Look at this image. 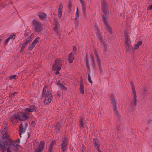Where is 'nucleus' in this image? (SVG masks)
Instances as JSON below:
<instances>
[{
  "instance_id": "nucleus-42",
  "label": "nucleus",
  "mask_w": 152,
  "mask_h": 152,
  "mask_svg": "<svg viewBox=\"0 0 152 152\" xmlns=\"http://www.w3.org/2000/svg\"><path fill=\"white\" fill-rule=\"evenodd\" d=\"M56 144V142L55 141H53L51 142L50 146L53 147V146Z\"/></svg>"
},
{
  "instance_id": "nucleus-9",
  "label": "nucleus",
  "mask_w": 152,
  "mask_h": 152,
  "mask_svg": "<svg viewBox=\"0 0 152 152\" xmlns=\"http://www.w3.org/2000/svg\"><path fill=\"white\" fill-rule=\"evenodd\" d=\"M111 103L113 105H116L117 103V100L115 96L113 93H112L110 95Z\"/></svg>"
},
{
  "instance_id": "nucleus-54",
  "label": "nucleus",
  "mask_w": 152,
  "mask_h": 152,
  "mask_svg": "<svg viewBox=\"0 0 152 152\" xmlns=\"http://www.w3.org/2000/svg\"><path fill=\"white\" fill-rule=\"evenodd\" d=\"M31 42H30V40H28V39H27L26 41L25 42H24L25 44L27 45V44L30 43Z\"/></svg>"
},
{
  "instance_id": "nucleus-13",
  "label": "nucleus",
  "mask_w": 152,
  "mask_h": 152,
  "mask_svg": "<svg viewBox=\"0 0 152 152\" xmlns=\"http://www.w3.org/2000/svg\"><path fill=\"white\" fill-rule=\"evenodd\" d=\"M19 145L18 144H15V142H12V145L10 146V148L12 150L14 151H17L19 150L18 146Z\"/></svg>"
},
{
  "instance_id": "nucleus-2",
  "label": "nucleus",
  "mask_w": 152,
  "mask_h": 152,
  "mask_svg": "<svg viewBox=\"0 0 152 152\" xmlns=\"http://www.w3.org/2000/svg\"><path fill=\"white\" fill-rule=\"evenodd\" d=\"M47 87V86H45L43 88L42 97H45L44 103L45 104H48L51 102L52 99V96L50 91L49 90L46 91L45 89V88Z\"/></svg>"
},
{
  "instance_id": "nucleus-26",
  "label": "nucleus",
  "mask_w": 152,
  "mask_h": 152,
  "mask_svg": "<svg viewBox=\"0 0 152 152\" xmlns=\"http://www.w3.org/2000/svg\"><path fill=\"white\" fill-rule=\"evenodd\" d=\"M93 142L95 148L98 147H99V142L96 138H94V139Z\"/></svg>"
},
{
  "instance_id": "nucleus-55",
  "label": "nucleus",
  "mask_w": 152,
  "mask_h": 152,
  "mask_svg": "<svg viewBox=\"0 0 152 152\" xmlns=\"http://www.w3.org/2000/svg\"><path fill=\"white\" fill-rule=\"evenodd\" d=\"M147 91V89L145 87L144 88L143 90L142 91L143 93L144 94H146V91Z\"/></svg>"
},
{
  "instance_id": "nucleus-44",
  "label": "nucleus",
  "mask_w": 152,
  "mask_h": 152,
  "mask_svg": "<svg viewBox=\"0 0 152 152\" xmlns=\"http://www.w3.org/2000/svg\"><path fill=\"white\" fill-rule=\"evenodd\" d=\"M97 62V64L98 65V66L99 68L100 67H102L101 66V62L100 61V60H99L98 61H96Z\"/></svg>"
},
{
  "instance_id": "nucleus-19",
  "label": "nucleus",
  "mask_w": 152,
  "mask_h": 152,
  "mask_svg": "<svg viewBox=\"0 0 152 152\" xmlns=\"http://www.w3.org/2000/svg\"><path fill=\"white\" fill-rule=\"evenodd\" d=\"M56 85L59 86V88H60L62 90H64L66 91L67 90L66 87L65 86H64L60 82L59 80H58L56 84Z\"/></svg>"
},
{
  "instance_id": "nucleus-3",
  "label": "nucleus",
  "mask_w": 152,
  "mask_h": 152,
  "mask_svg": "<svg viewBox=\"0 0 152 152\" xmlns=\"http://www.w3.org/2000/svg\"><path fill=\"white\" fill-rule=\"evenodd\" d=\"M31 25L33 26V29L35 32L40 33L42 30V28L41 24L36 19L33 20L31 22Z\"/></svg>"
},
{
  "instance_id": "nucleus-29",
  "label": "nucleus",
  "mask_w": 152,
  "mask_h": 152,
  "mask_svg": "<svg viewBox=\"0 0 152 152\" xmlns=\"http://www.w3.org/2000/svg\"><path fill=\"white\" fill-rule=\"evenodd\" d=\"M35 44H33L32 43H31L30 44L29 47H28V50H29V51L33 49V48L35 47Z\"/></svg>"
},
{
  "instance_id": "nucleus-5",
  "label": "nucleus",
  "mask_w": 152,
  "mask_h": 152,
  "mask_svg": "<svg viewBox=\"0 0 152 152\" xmlns=\"http://www.w3.org/2000/svg\"><path fill=\"white\" fill-rule=\"evenodd\" d=\"M45 148V142L43 141H41L38 145V148L35 149L34 152H42Z\"/></svg>"
},
{
  "instance_id": "nucleus-45",
  "label": "nucleus",
  "mask_w": 152,
  "mask_h": 152,
  "mask_svg": "<svg viewBox=\"0 0 152 152\" xmlns=\"http://www.w3.org/2000/svg\"><path fill=\"white\" fill-rule=\"evenodd\" d=\"M72 4L70 2V1H69L68 5V8L69 9V10H70L71 9V7H72Z\"/></svg>"
},
{
  "instance_id": "nucleus-6",
  "label": "nucleus",
  "mask_w": 152,
  "mask_h": 152,
  "mask_svg": "<svg viewBox=\"0 0 152 152\" xmlns=\"http://www.w3.org/2000/svg\"><path fill=\"white\" fill-rule=\"evenodd\" d=\"M53 25L54 26L53 27V30L54 31L56 35L58 34L59 24L57 20H54Z\"/></svg>"
},
{
  "instance_id": "nucleus-62",
  "label": "nucleus",
  "mask_w": 152,
  "mask_h": 152,
  "mask_svg": "<svg viewBox=\"0 0 152 152\" xmlns=\"http://www.w3.org/2000/svg\"><path fill=\"white\" fill-rule=\"evenodd\" d=\"M61 69V67H60V66H58L57 67L56 69H57V70L58 71Z\"/></svg>"
},
{
  "instance_id": "nucleus-47",
  "label": "nucleus",
  "mask_w": 152,
  "mask_h": 152,
  "mask_svg": "<svg viewBox=\"0 0 152 152\" xmlns=\"http://www.w3.org/2000/svg\"><path fill=\"white\" fill-rule=\"evenodd\" d=\"M124 36L125 38H128L129 35H128V32L127 31H125L124 32Z\"/></svg>"
},
{
  "instance_id": "nucleus-53",
  "label": "nucleus",
  "mask_w": 152,
  "mask_h": 152,
  "mask_svg": "<svg viewBox=\"0 0 152 152\" xmlns=\"http://www.w3.org/2000/svg\"><path fill=\"white\" fill-rule=\"evenodd\" d=\"M152 10V5H149L147 8V10Z\"/></svg>"
},
{
  "instance_id": "nucleus-15",
  "label": "nucleus",
  "mask_w": 152,
  "mask_h": 152,
  "mask_svg": "<svg viewBox=\"0 0 152 152\" xmlns=\"http://www.w3.org/2000/svg\"><path fill=\"white\" fill-rule=\"evenodd\" d=\"M63 6L61 3L59 5L58 10V16L59 18H61L62 13Z\"/></svg>"
},
{
  "instance_id": "nucleus-25",
  "label": "nucleus",
  "mask_w": 152,
  "mask_h": 152,
  "mask_svg": "<svg viewBox=\"0 0 152 152\" xmlns=\"http://www.w3.org/2000/svg\"><path fill=\"white\" fill-rule=\"evenodd\" d=\"M61 128V126L59 122H58V123L55 126V130L56 132L59 131Z\"/></svg>"
},
{
  "instance_id": "nucleus-37",
  "label": "nucleus",
  "mask_w": 152,
  "mask_h": 152,
  "mask_svg": "<svg viewBox=\"0 0 152 152\" xmlns=\"http://www.w3.org/2000/svg\"><path fill=\"white\" fill-rule=\"evenodd\" d=\"M129 45H126L125 46V48H126V52H129L130 51L129 48Z\"/></svg>"
},
{
  "instance_id": "nucleus-17",
  "label": "nucleus",
  "mask_w": 152,
  "mask_h": 152,
  "mask_svg": "<svg viewBox=\"0 0 152 152\" xmlns=\"http://www.w3.org/2000/svg\"><path fill=\"white\" fill-rule=\"evenodd\" d=\"M142 41H137V43L135 44L132 48L133 50H136L139 48V46L142 45Z\"/></svg>"
},
{
  "instance_id": "nucleus-51",
  "label": "nucleus",
  "mask_w": 152,
  "mask_h": 152,
  "mask_svg": "<svg viewBox=\"0 0 152 152\" xmlns=\"http://www.w3.org/2000/svg\"><path fill=\"white\" fill-rule=\"evenodd\" d=\"M91 58L92 60L93 61V64L94 65H95V64L94 59V57L92 55H91Z\"/></svg>"
},
{
  "instance_id": "nucleus-61",
  "label": "nucleus",
  "mask_w": 152,
  "mask_h": 152,
  "mask_svg": "<svg viewBox=\"0 0 152 152\" xmlns=\"http://www.w3.org/2000/svg\"><path fill=\"white\" fill-rule=\"evenodd\" d=\"M24 35L25 37L28 36V33L27 32H25L24 34Z\"/></svg>"
},
{
  "instance_id": "nucleus-38",
  "label": "nucleus",
  "mask_w": 152,
  "mask_h": 152,
  "mask_svg": "<svg viewBox=\"0 0 152 152\" xmlns=\"http://www.w3.org/2000/svg\"><path fill=\"white\" fill-rule=\"evenodd\" d=\"M2 130L1 131V133H5L7 132V128L6 126L4 127V128H2L1 129Z\"/></svg>"
},
{
  "instance_id": "nucleus-23",
  "label": "nucleus",
  "mask_w": 152,
  "mask_h": 152,
  "mask_svg": "<svg viewBox=\"0 0 152 152\" xmlns=\"http://www.w3.org/2000/svg\"><path fill=\"white\" fill-rule=\"evenodd\" d=\"M73 53L71 52L69 55L68 58L69 63L71 64L73 62V60L74 59V57L73 55Z\"/></svg>"
},
{
  "instance_id": "nucleus-18",
  "label": "nucleus",
  "mask_w": 152,
  "mask_h": 152,
  "mask_svg": "<svg viewBox=\"0 0 152 152\" xmlns=\"http://www.w3.org/2000/svg\"><path fill=\"white\" fill-rule=\"evenodd\" d=\"M80 86L79 89L81 93L83 94H84V87L83 84V82L82 80H80Z\"/></svg>"
},
{
  "instance_id": "nucleus-56",
  "label": "nucleus",
  "mask_w": 152,
  "mask_h": 152,
  "mask_svg": "<svg viewBox=\"0 0 152 152\" xmlns=\"http://www.w3.org/2000/svg\"><path fill=\"white\" fill-rule=\"evenodd\" d=\"M77 50V49L76 47L75 46H73V52H75Z\"/></svg>"
},
{
  "instance_id": "nucleus-30",
  "label": "nucleus",
  "mask_w": 152,
  "mask_h": 152,
  "mask_svg": "<svg viewBox=\"0 0 152 152\" xmlns=\"http://www.w3.org/2000/svg\"><path fill=\"white\" fill-rule=\"evenodd\" d=\"M130 84L132 86V93H136V92L135 91V88L134 87V86L132 81H130Z\"/></svg>"
},
{
  "instance_id": "nucleus-12",
  "label": "nucleus",
  "mask_w": 152,
  "mask_h": 152,
  "mask_svg": "<svg viewBox=\"0 0 152 152\" xmlns=\"http://www.w3.org/2000/svg\"><path fill=\"white\" fill-rule=\"evenodd\" d=\"M81 4L82 6V10L83 16L85 17L86 15V7L85 2L84 0H80Z\"/></svg>"
},
{
  "instance_id": "nucleus-33",
  "label": "nucleus",
  "mask_w": 152,
  "mask_h": 152,
  "mask_svg": "<svg viewBox=\"0 0 152 152\" xmlns=\"http://www.w3.org/2000/svg\"><path fill=\"white\" fill-rule=\"evenodd\" d=\"M98 35L99 36V39L101 42L103 43L102 40V37L101 36L102 34H101L99 31H98Z\"/></svg>"
},
{
  "instance_id": "nucleus-58",
  "label": "nucleus",
  "mask_w": 152,
  "mask_h": 152,
  "mask_svg": "<svg viewBox=\"0 0 152 152\" xmlns=\"http://www.w3.org/2000/svg\"><path fill=\"white\" fill-rule=\"evenodd\" d=\"M151 120L150 119H148L147 120V124H150Z\"/></svg>"
},
{
  "instance_id": "nucleus-63",
  "label": "nucleus",
  "mask_w": 152,
  "mask_h": 152,
  "mask_svg": "<svg viewBox=\"0 0 152 152\" xmlns=\"http://www.w3.org/2000/svg\"><path fill=\"white\" fill-rule=\"evenodd\" d=\"M35 122L34 121H32V122L31 124L32 125H33V126H34L35 124Z\"/></svg>"
},
{
  "instance_id": "nucleus-14",
  "label": "nucleus",
  "mask_w": 152,
  "mask_h": 152,
  "mask_svg": "<svg viewBox=\"0 0 152 152\" xmlns=\"http://www.w3.org/2000/svg\"><path fill=\"white\" fill-rule=\"evenodd\" d=\"M13 116L16 121L14 122L17 123L18 121H21V115L20 113H15L13 114Z\"/></svg>"
},
{
  "instance_id": "nucleus-4",
  "label": "nucleus",
  "mask_w": 152,
  "mask_h": 152,
  "mask_svg": "<svg viewBox=\"0 0 152 152\" xmlns=\"http://www.w3.org/2000/svg\"><path fill=\"white\" fill-rule=\"evenodd\" d=\"M68 138L66 137H64L61 144V150L62 152H64L66 149V146L68 144Z\"/></svg>"
},
{
  "instance_id": "nucleus-10",
  "label": "nucleus",
  "mask_w": 152,
  "mask_h": 152,
  "mask_svg": "<svg viewBox=\"0 0 152 152\" xmlns=\"http://www.w3.org/2000/svg\"><path fill=\"white\" fill-rule=\"evenodd\" d=\"M61 65L62 63L61 62V60L59 59H57L55 60V63L53 65L52 69L53 70H55L57 67L61 66Z\"/></svg>"
},
{
  "instance_id": "nucleus-20",
  "label": "nucleus",
  "mask_w": 152,
  "mask_h": 152,
  "mask_svg": "<svg viewBox=\"0 0 152 152\" xmlns=\"http://www.w3.org/2000/svg\"><path fill=\"white\" fill-rule=\"evenodd\" d=\"M38 16L40 19L42 20L45 18L46 15L44 12H40L38 13Z\"/></svg>"
},
{
  "instance_id": "nucleus-31",
  "label": "nucleus",
  "mask_w": 152,
  "mask_h": 152,
  "mask_svg": "<svg viewBox=\"0 0 152 152\" xmlns=\"http://www.w3.org/2000/svg\"><path fill=\"white\" fill-rule=\"evenodd\" d=\"M0 149L2 150V152H5L6 147H4V146H3L1 143H0Z\"/></svg>"
},
{
  "instance_id": "nucleus-11",
  "label": "nucleus",
  "mask_w": 152,
  "mask_h": 152,
  "mask_svg": "<svg viewBox=\"0 0 152 152\" xmlns=\"http://www.w3.org/2000/svg\"><path fill=\"white\" fill-rule=\"evenodd\" d=\"M133 95V100L130 103V105L131 106L136 107L137 106V95L136 93H132Z\"/></svg>"
},
{
  "instance_id": "nucleus-1",
  "label": "nucleus",
  "mask_w": 152,
  "mask_h": 152,
  "mask_svg": "<svg viewBox=\"0 0 152 152\" xmlns=\"http://www.w3.org/2000/svg\"><path fill=\"white\" fill-rule=\"evenodd\" d=\"M101 6L102 11L104 13L102 16L103 22L104 24L106 30L111 34H112V29L106 20L109 17V14L107 4H106L104 0H102Z\"/></svg>"
},
{
  "instance_id": "nucleus-28",
  "label": "nucleus",
  "mask_w": 152,
  "mask_h": 152,
  "mask_svg": "<svg viewBox=\"0 0 152 152\" xmlns=\"http://www.w3.org/2000/svg\"><path fill=\"white\" fill-rule=\"evenodd\" d=\"M1 133L2 138L3 139H7L10 137L8 132Z\"/></svg>"
},
{
  "instance_id": "nucleus-34",
  "label": "nucleus",
  "mask_w": 152,
  "mask_h": 152,
  "mask_svg": "<svg viewBox=\"0 0 152 152\" xmlns=\"http://www.w3.org/2000/svg\"><path fill=\"white\" fill-rule=\"evenodd\" d=\"M26 45L24 43H22V46L21 47V49L20 50V52L23 51V50L25 48V47L26 46Z\"/></svg>"
},
{
  "instance_id": "nucleus-21",
  "label": "nucleus",
  "mask_w": 152,
  "mask_h": 152,
  "mask_svg": "<svg viewBox=\"0 0 152 152\" xmlns=\"http://www.w3.org/2000/svg\"><path fill=\"white\" fill-rule=\"evenodd\" d=\"M19 135L20 137H21V133L23 132H24L25 131V128L24 130H23V124H21L19 126Z\"/></svg>"
},
{
  "instance_id": "nucleus-52",
  "label": "nucleus",
  "mask_w": 152,
  "mask_h": 152,
  "mask_svg": "<svg viewBox=\"0 0 152 152\" xmlns=\"http://www.w3.org/2000/svg\"><path fill=\"white\" fill-rule=\"evenodd\" d=\"M17 76L16 75H13L12 76H11L10 78V79H15L16 77Z\"/></svg>"
},
{
  "instance_id": "nucleus-7",
  "label": "nucleus",
  "mask_w": 152,
  "mask_h": 152,
  "mask_svg": "<svg viewBox=\"0 0 152 152\" xmlns=\"http://www.w3.org/2000/svg\"><path fill=\"white\" fill-rule=\"evenodd\" d=\"M1 142L3 144V145L4 146V147H5V146H7V147L9 148H10V146L12 145L13 141L10 138H9L6 140H1Z\"/></svg>"
},
{
  "instance_id": "nucleus-48",
  "label": "nucleus",
  "mask_w": 152,
  "mask_h": 152,
  "mask_svg": "<svg viewBox=\"0 0 152 152\" xmlns=\"http://www.w3.org/2000/svg\"><path fill=\"white\" fill-rule=\"evenodd\" d=\"M53 147L49 146L48 152H52Z\"/></svg>"
},
{
  "instance_id": "nucleus-16",
  "label": "nucleus",
  "mask_w": 152,
  "mask_h": 152,
  "mask_svg": "<svg viewBox=\"0 0 152 152\" xmlns=\"http://www.w3.org/2000/svg\"><path fill=\"white\" fill-rule=\"evenodd\" d=\"M20 114L21 117V121H24L29 118V116L27 115L25 113L21 112L20 113Z\"/></svg>"
},
{
  "instance_id": "nucleus-27",
  "label": "nucleus",
  "mask_w": 152,
  "mask_h": 152,
  "mask_svg": "<svg viewBox=\"0 0 152 152\" xmlns=\"http://www.w3.org/2000/svg\"><path fill=\"white\" fill-rule=\"evenodd\" d=\"M113 111L114 112V114L115 115L117 116H118L119 115V112L116 106V105H113Z\"/></svg>"
},
{
  "instance_id": "nucleus-35",
  "label": "nucleus",
  "mask_w": 152,
  "mask_h": 152,
  "mask_svg": "<svg viewBox=\"0 0 152 152\" xmlns=\"http://www.w3.org/2000/svg\"><path fill=\"white\" fill-rule=\"evenodd\" d=\"M78 7L77 8V11L76 12V13L75 14V20H76V19L77 18H78L79 17V13L78 12Z\"/></svg>"
},
{
  "instance_id": "nucleus-22",
  "label": "nucleus",
  "mask_w": 152,
  "mask_h": 152,
  "mask_svg": "<svg viewBox=\"0 0 152 152\" xmlns=\"http://www.w3.org/2000/svg\"><path fill=\"white\" fill-rule=\"evenodd\" d=\"M84 119V117L81 116L79 119V122L80 123V126L81 128H84V126L83 123V121Z\"/></svg>"
},
{
  "instance_id": "nucleus-59",
  "label": "nucleus",
  "mask_w": 152,
  "mask_h": 152,
  "mask_svg": "<svg viewBox=\"0 0 152 152\" xmlns=\"http://www.w3.org/2000/svg\"><path fill=\"white\" fill-rule=\"evenodd\" d=\"M20 142V140L19 139H18L17 140L16 142H15V143H17V144H18V143H19Z\"/></svg>"
},
{
  "instance_id": "nucleus-60",
  "label": "nucleus",
  "mask_w": 152,
  "mask_h": 152,
  "mask_svg": "<svg viewBox=\"0 0 152 152\" xmlns=\"http://www.w3.org/2000/svg\"><path fill=\"white\" fill-rule=\"evenodd\" d=\"M7 152H12L11 151V150H10V148H8L7 149Z\"/></svg>"
},
{
  "instance_id": "nucleus-36",
  "label": "nucleus",
  "mask_w": 152,
  "mask_h": 152,
  "mask_svg": "<svg viewBox=\"0 0 152 152\" xmlns=\"http://www.w3.org/2000/svg\"><path fill=\"white\" fill-rule=\"evenodd\" d=\"M94 53L96 57V61L100 60L99 58V56L97 52L96 51H95L94 52Z\"/></svg>"
},
{
  "instance_id": "nucleus-39",
  "label": "nucleus",
  "mask_w": 152,
  "mask_h": 152,
  "mask_svg": "<svg viewBox=\"0 0 152 152\" xmlns=\"http://www.w3.org/2000/svg\"><path fill=\"white\" fill-rule=\"evenodd\" d=\"M124 42L126 45H130L129 42L128 38H125V40Z\"/></svg>"
},
{
  "instance_id": "nucleus-64",
  "label": "nucleus",
  "mask_w": 152,
  "mask_h": 152,
  "mask_svg": "<svg viewBox=\"0 0 152 152\" xmlns=\"http://www.w3.org/2000/svg\"><path fill=\"white\" fill-rule=\"evenodd\" d=\"M99 147H98L96 148V149L98 151V152H99L100 151V150L99 149Z\"/></svg>"
},
{
  "instance_id": "nucleus-46",
  "label": "nucleus",
  "mask_w": 152,
  "mask_h": 152,
  "mask_svg": "<svg viewBox=\"0 0 152 152\" xmlns=\"http://www.w3.org/2000/svg\"><path fill=\"white\" fill-rule=\"evenodd\" d=\"M15 118H14V117L13 116H11L10 118V120L12 122V123L13 122V121H14V119Z\"/></svg>"
},
{
  "instance_id": "nucleus-50",
  "label": "nucleus",
  "mask_w": 152,
  "mask_h": 152,
  "mask_svg": "<svg viewBox=\"0 0 152 152\" xmlns=\"http://www.w3.org/2000/svg\"><path fill=\"white\" fill-rule=\"evenodd\" d=\"M17 93V92H15L13 93H12L11 94H10V97H13L14 96L15 94Z\"/></svg>"
},
{
  "instance_id": "nucleus-49",
  "label": "nucleus",
  "mask_w": 152,
  "mask_h": 152,
  "mask_svg": "<svg viewBox=\"0 0 152 152\" xmlns=\"http://www.w3.org/2000/svg\"><path fill=\"white\" fill-rule=\"evenodd\" d=\"M33 37V36L32 35V34H31L28 38V39L30 40V42H31V41L32 39V38Z\"/></svg>"
},
{
  "instance_id": "nucleus-24",
  "label": "nucleus",
  "mask_w": 152,
  "mask_h": 152,
  "mask_svg": "<svg viewBox=\"0 0 152 152\" xmlns=\"http://www.w3.org/2000/svg\"><path fill=\"white\" fill-rule=\"evenodd\" d=\"M13 36L15 37L16 36L14 34H13V35H10L9 37H8L5 41V42L4 43V44L5 46H6L7 45L9 41L11 39H12L13 38Z\"/></svg>"
},
{
  "instance_id": "nucleus-32",
  "label": "nucleus",
  "mask_w": 152,
  "mask_h": 152,
  "mask_svg": "<svg viewBox=\"0 0 152 152\" xmlns=\"http://www.w3.org/2000/svg\"><path fill=\"white\" fill-rule=\"evenodd\" d=\"M39 37H37L34 40L32 43H33L35 45L37 42H39Z\"/></svg>"
},
{
  "instance_id": "nucleus-43",
  "label": "nucleus",
  "mask_w": 152,
  "mask_h": 152,
  "mask_svg": "<svg viewBox=\"0 0 152 152\" xmlns=\"http://www.w3.org/2000/svg\"><path fill=\"white\" fill-rule=\"evenodd\" d=\"M88 80L89 82L90 83L92 84V80H91V77H90V75L89 74H88Z\"/></svg>"
},
{
  "instance_id": "nucleus-41",
  "label": "nucleus",
  "mask_w": 152,
  "mask_h": 152,
  "mask_svg": "<svg viewBox=\"0 0 152 152\" xmlns=\"http://www.w3.org/2000/svg\"><path fill=\"white\" fill-rule=\"evenodd\" d=\"M103 44L104 46V49L103 50V51L106 52L107 50V47L106 44L103 43Z\"/></svg>"
},
{
  "instance_id": "nucleus-57",
  "label": "nucleus",
  "mask_w": 152,
  "mask_h": 152,
  "mask_svg": "<svg viewBox=\"0 0 152 152\" xmlns=\"http://www.w3.org/2000/svg\"><path fill=\"white\" fill-rule=\"evenodd\" d=\"M99 74L101 75H102L104 74V73L103 71V70H99Z\"/></svg>"
},
{
  "instance_id": "nucleus-40",
  "label": "nucleus",
  "mask_w": 152,
  "mask_h": 152,
  "mask_svg": "<svg viewBox=\"0 0 152 152\" xmlns=\"http://www.w3.org/2000/svg\"><path fill=\"white\" fill-rule=\"evenodd\" d=\"M86 65L87 66V68L88 69H90V66L89 64V63L88 62V58H86Z\"/></svg>"
},
{
  "instance_id": "nucleus-8",
  "label": "nucleus",
  "mask_w": 152,
  "mask_h": 152,
  "mask_svg": "<svg viewBox=\"0 0 152 152\" xmlns=\"http://www.w3.org/2000/svg\"><path fill=\"white\" fill-rule=\"evenodd\" d=\"M37 110L36 107L34 105H30L29 108L25 109L24 111L26 114H28V112H33L36 111Z\"/></svg>"
}]
</instances>
